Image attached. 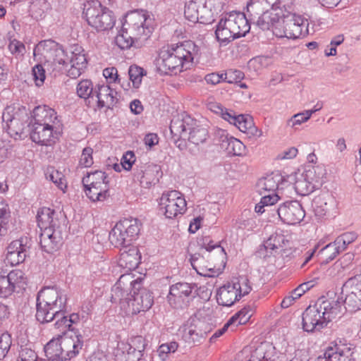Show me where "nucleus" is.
<instances>
[{
	"instance_id": "nucleus-1",
	"label": "nucleus",
	"mask_w": 361,
	"mask_h": 361,
	"mask_svg": "<svg viewBox=\"0 0 361 361\" xmlns=\"http://www.w3.org/2000/svg\"><path fill=\"white\" fill-rule=\"evenodd\" d=\"M198 51V47L192 41H185L175 47H163L157 59V64L166 73L170 71L176 74L190 68Z\"/></svg>"
},
{
	"instance_id": "nucleus-2",
	"label": "nucleus",
	"mask_w": 361,
	"mask_h": 361,
	"mask_svg": "<svg viewBox=\"0 0 361 361\" xmlns=\"http://www.w3.org/2000/svg\"><path fill=\"white\" fill-rule=\"evenodd\" d=\"M341 314L342 305L338 300L320 298L314 305L309 306L303 312V329L307 332L319 331Z\"/></svg>"
},
{
	"instance_id": "nucleus-3",
	"label": "nucleus",
	"mask_w": 361,
	"mask_h": 361,
	"mask_svg": "<svg viewBox=\"0 0 361 361\" xmlns=\"http://www.w3.org/2000/svg\"><path fill=\"white\" fill-rule=\"evenodd\" d=\"M58 216L49 207H43L37 212V224L42 231L39 243L48 253L57 250L63 242L62 226Z\"/></svg>"
},
{
	"instance_id": "nucleus-4",
	"label": "nucleus",
	"mask_w": 361,
	"mask_h": 361,
	"mask_svg": "<svg viewBox=\"0 0 361 361\" xmlns=\"http://www.w3.org/2000/svg\"><path fill=\"white\" fill-rule=\"evenodd\" d=\"M66 300V295L56 288H42L37 297V320L42 324L56 320L65 308Z\"/></svg>"
},
{
	"instance_id": "nucleus-5",
	"label": "nucleus",
	"mask_w": 361,
	"mask_h": 361,
	"mask_svg": "<svg viewBox=\"0 0 361 361\" xmlns=\"http://www.w3.org/2000/svg\"><path fill=\"white\" fill-rule=\"evenodd\" d=\"M152 19L146 11H133L128 13L123 24V30L145 45L153 31Z\"/></svg>"
},
{
	"instance_id": "nucleus-6",
	"label": "nucleus",
	"mask_w": 361,
	"mask_h": 361,
	"mask_svg": "<svg viewBox=\"0 0 361 361\" xmlns=\"http://www.w3.org/2000/svg\"><path fill=\"white\" fill-rule=\"evenodd\" d=\"M83 15L88 25L97 31L111 29L116 21L112 11L102 6L97 0L87 1L85 4Z\"/></svg>"
},
{
	"instance_id": "nucleus-7",
	"label": "nucleus",
	"mask_w": 361,
	"mask_h": 361,
	"mask_svg": "<svg viewBox=\"0 0 361 361\" xmlns=\"http://www.w3.org/2000/svg\"><path fill=\"white\" fill-rule=\"evenodd\" d=\"M308 21L300 16L288 13L282 16L281 23L274 30V35L277 37L297 39L303 37L310 33Z\"/></svg>"
},
{
	"instance_id": "nucleus-8",
	"label": "nucleus",
	"mask_w": 361,
	"mask_h": 361,
	"mask_svg": "<svg viewBox=\"0 0 361 361\" xmlns=\"http://www.w3.org/2000/svg\"><path fill=\"white\" fill-rule=\"evenodd\" d=\"M82 181L86 195L92 202L104 201L109 196V181L105 172L88 173Z\"/></svg>"
},
{
	"instance_id": "nucleus-9",
	"label": "nucleus",
	"mask_w": 361,
	"mask_h": 361,
	"mask_svg": "<svg viewBox=\"0 0 361 361\" xmlns=\"http://www.w3.org/2000/svg\"><path fill=\"white\" fill-rule=\"evenodd\" d=\"M140 231L136 219H124L117 222L109 233L110 243L116 247H127Z\"/></svg>"
},
{
	"instance_id": "nucleus-10",
	"label": "nucleus",
	"mask_w": 361,
	"mask_h": 361,
	"mask_svg": "<svg viewBox=\"0 0 361 361\" xmlns=\"http://www.w3.org/2000/svg\"><path fill=\"white\" fill-rule=\"evenodd\" d=\"M247 11L250 20L262 30H274L281 23L283 12L260 8L253 5L247 4Z\"/></svg>"
},
{
	"instance_id": "nucleus-11",
	"label": "nucleus",
	"mask_w": 361,
	"mask_h": 361,
	"mask_svg": "<svg viewBox=\"0 0 361 361\" xmlns=\"http://www.w3.org/2000/svg\"><path fill=\"white\" fill-rule=\"evenodd\" d=\"M141 281L134 280L130 282L133 287V293L127 303V314H137L141 312L149 310L153 303L154 299L148 290L141 287Z\"/></svg>"
},
{
	"instance_id": "nucleus-12",
	"label": "nucleus",
	"mask_w": 361,
	"mask_h": 361,
	"mask_svg": "<svg viewBox=\"0 0 361 361\" xmlns=\"http://www.w3.org/2000/svg\"><path fill=\"white\" fill-rule=\"evenodd\" d=\"M184 15L192 23L209 24L216 15L208 0H190L185 6Z\"/></svg>"
},
{
	"instance_id": "nucleus-13",
	"label": "nucleus",
	"mask_w": 361,
	"mask_h": 361,
	"mask_svg": "<svg viewBox=\"0 0 361 361\" xmlns=\"http://www.w3.org/2000/svg\"><path fill=\"white\" fill-rule=\"evenodd\" d=\"M216 111L221 117L235 126L241 132L250 137H259L262 135V131L258 129L254 124L252 117L249 115H237L233 111L224 108L217 107Z\"/></svg>"
},
{
	"instance_id": "nucleus-14",
	"label": "nucleus",
	"mask_w": 361,
	"mask_h": 361,
	"mask_svg": "<svg viewBox=\"0 0 361 361\" xmlns=\"http://www.w3.org/2000/svg\"><path fill=\"white\" fill-rule=\"evenodd\" d=\"M160 208L166 218L173 219L187 210L184 195L177 190L164 192L160 198Z\"/></svg>"
},
{
	"instance_id": "nucleus-15",
	"label": "nucleus",
	"mask_w": 361,
	"mask_h": 361,
	"mask_svg": "<svg viewBox=\"0 0 361 361\" xmlns=\"http://www.w3.org/2000/svg\"><path fill=\"white\" fill-rule=\"evenodd\" d=\"M345 310L355 312L361 308V274L348 279L343 285Z\"/></svg>"
},
{
	"instance_id": "nucleus-16",
	"label": "nucleus",
	"mask_w": 361,
	"mask_h": 361,
	"mask_svg": "<svg viewBox=\"0 0 361 361\" xmlns=\"http://www.w3.org/2000/svg\"><path fill=\"white\" fill-rule=\"evenodd\" d=\"M30 247V240L27 237H21L13 240L7 247L3 264L15 266L23 263L28 256Z\"/></svg>"
},
{
	"instance_id": "nucleus-17",
	"label": "nucleus",
	"mask_w": 361,
	"mask_h": 361,
	"mask_svg": "<svg viewBox=\"0 0 361 361\" xmlns=\"http://www.w3.org/2000/svg\"><path fill=\"white\" fill-rule=\"evenodd\" d=\"M314 214L319 218L331 216L336 213L337 201L333 193L329 190H322L313 201Z\"/></svg>"
},
{
	"instance_id": "nucleus-18",
	"label": "nucleus",
	"mask_w": 361,
	"mask_h": 361,
	"mask_svg": "<svg viewBox=\"0 0 361 361\" xmlns=\"http://www.w3.org/2000/svg\"><path fill=\"white\" fill-rule=\"evenodd\" d=\"M194 286L183 282L176 283L170 286L167 300L173 308H183L188 305Z\"/></svg>"
},
{
	"instance_id": "nucleus-19",
	"label": "nucleus",
	"mask_w": 361,
	"mask_h": 361,
	"mask_svg": "<svg viewBox=\"0 0 361 361\" xmlns=\"http://www.w3.org/2000/svg\"><path fill=\"white\" fill-rule=\"evenodd\" d=\"M161 176L160 166L153 164L136 166L133 173L134 180L145 188H149L155 185Z\"/></svg>"
},
{
	"instance_id": "nucleus-20",
	"label": "nucleus",
	"mask_w": 361,
	"mask_h": 361,
	"mask_svg": "<svg viewBox=\"0 0 361 361\" xmlns=\"http://www.w3.org/2000/svg\"><path fill=\"white\" fill-rule=\"evenodd\" d=\"M280 219L287 224H299L305 217V211L298 201H288L283 203L276 210Z\"/></svg>"
},
{
	"instance_id": "nucleus-21",
	"label": "nucleus",
	"mask_w": 361,
	"mask_h": 361,
	"mask_svg": "<svg viewBox=\"0 0 361 361\" xmlns=\"http://www.w3.org/2000/svg\"><path fill=\"white\" fill-rule=\"evenodd\" d=\"M58 130L59 128H52L47 124H32L30 137L33 142L39 145L51 146L59 139Z\"/></svg>"
},
{
	"instance_id": "nucleus-22",
	"label": "nucleus",
	"mask_w": 361,
	"mask_h": 361,
	"mask_svg": "<svg viewBox=\"0 0 361 361\" xmlns=\"http://www.w3.org/2000/svg\"><path fill=\"white\" fill-rule=\"evenodd\" d=\"M33 124L45 126L47 124L52 128L60 127V121L58 119L56 112L54 109L47 106H37L33 111Z\"/></svg>"
},
{
	"instance_id": "nucleus-23",
	"label": "nucleus",
	"mask_w": 361,
	"mask_h": 361,
	"mask_svg": "<svg viewBox=\"0 0 361 361\" xmlns=\"http://www.w3.org/2000/svg\"><path fill=\"white\" fill-rule=\"evenodd\" d=\"M236 38L243 37L250 29L245 15L240 12H231L224 16Z\"/></svg>"
},
{
	"instance_id": "nucleus-24",
	"label": "nucleus",
	"mask_w": 361,
	"mask_h": 361,
	"mask_svg": "<svg viewBox=\"0 0 361 361\" xmlns=\"http://www.w3.org/2000/svg\"><path fill=\"white\" fill-rule=\"evenodd\" d=\"M61 345L63 351V360H69L75 357L82 349L83 341L81 336H61Z\"/></svg>"
},
{
	"instance_id": "nucleus-25",
	"label": "nucleus",
	"mask_w": 361,
	"mask_h": 361,
	"mask_svg": "<svg viewBox=\"0 0 361 361\" xmlns=\"http://www.w3.org/2000/svg\"><path fill=\"white\" fill-rule=\"evenodd\" d=\"M68 61L71 63V68L68 71V75L72 78L79 77L86 68L87 63L84 50L79 47H75Z\"/></svg>"
},
{
	"instance_id": "nucleus-26",
	"label": "nucleus",
	"mask_w": 361,
	"mask_h": 361,
	"mask_svg": "<svg viewBox=\"0 0 361 361\" xmlns=\"http://www.w3.org/2000/svg\"><path fill=\"white\" fill-rule=\"evenodd\" d=\"M141 255L137 247H129L121 252L118 264L126 271L135 269L140 262Z\"/></svg>"
},
{
	"instance_id": "nucleus-27",
	"label": "nucleus",
	"mask_w": 361,
	"mask_h": 361,
	"mask_svg": "<svg viewBox=\"0 0 361 361\" xmlns=\"http://www.w3.org/2000/svg\"><path fill=\"white\" fill-rule=\"evenodd\" d=\"M10 108L6 109L2 114V120L6 125L8 134L14 139H18L24 133L25 123L19 118L12 115Z\"/></svg>"
},
{
	"instance_id": "nucleus-28",
	"label": "nucleus",
	"mask_w": 361,
	"mask_h": 361,
	"mask_svg": "<svg viewBox=\"0 0 361 361\" xmlns=\"http://www.w3.org/2000/svg\"><path fill=\"white\" fill-rule=\"evenodd\" d=\"M231 282L220 287L216 292V300L222 306H231L240 299L239 292Z\"/></svg>"
},
{
	"instance_id": "nucleus-29",
	"label": "nucleus",
	"mask_w": 361,
	"mask_h": 361,
	"mask_svg": "<svg viewBox=\"0 0 361 361\" xmlns=\"http://www.w3.org/2000/svg\"><path fill=\"white\" fill-rule=\"evenodd\" d=\"M95 94L100 108H111L118 102L117 92L107 85H99Z\"/></svg>"
},
{
	"instance_id": "nucleus-30",
	"label": "nucleus",
	"mask_w": 361,
	"mask_h": 361,
	"mask_svg": "<svg viewBox=\"0 0 361 361\" xmlns=\"http://www.w3.org/2000/svg\"><path fill=\"white\" fill-rule=\"evenodd\" d=\"M145 350L143 340L141 336L130 339L128 343L123 344V353L125 354V361H138L142 356Z\"/></svg>"
},
{
	"instance_id": "nucleus-31",
	"label": "nucleus",
	"mask_w": 361,
	"mask_h": 361,
	"mask_svg": "<svg viewBox=\"0 0 361 361\" xmlns=\"http://www.w3.org/2000/svg\"><path fill=\"white\" fill-rule=\"evenodd\" d=\"M295 0H250L248 4L278 12H289Z\"/></svg>"
},
{
	"instance_id": "nucleus-32",
	"label": "nucleus",
	"mask_w": 361,
	"mask_h": 361,
	"mask_svg": "<svg viewBox=\"0 0 361 361\" xmlns=\"http://www.w3.org/2000/svg\"><path fill=\"white\" fill-rule=\"evenodd\" d=\"M59 44L56 42L48 39L39 42L34 49V56L38 57V60L47 62L52 58L54 51L58 49Z\"/></svg>"
},
{
	"instance_id": "nucleus-33",
	"label": "nucleus",
	"mask_w": 361,
	"mask_h": 361,
	"mask_svg": "<svg viewBox=\"0 0 361 361\" xmlns=\"http://www.w3.org/2000/svg\"><path fill=\"white\" fill-rule=\"evenodd\" d=\"M125 276H121L117 283L111 289V301L113 302H119L121 307L127 313V303H128L130 298V293H128V290H126L122 285L123 284V279Z\"/></svg>"
},
{
	"instance_id": "nucleus-34",
	"label": "nucleus",
	"mask_w": 361,
	"mask_h": 361,
	"mask_svg": "<svg viewBox=\"0 0 361 361\" xmlns=\"http://www.w3.org/2000/svg\"><path fill=\"white\" fill-rule=\"evenodd\" d=\"M247 361H278L274 348L268 343H262L252 352Z\"/></svg>"
},
{
	"instance_id": "nucleus-35",
	"label": "nucleus",
	"mask_w": 361,
	"mask_h": 361,
	"mask_svg": "<svg viewBox=\"0 0 361 361\" xmlns=\"http://www.w3.org/2000/svg\"><path fill=\"white\" fill-rule=\"evenodd\" d=\"M195 320L192 319L185 326L183 337L187 342L197 344L205 338L207 333L195 324Z\"/></svg>"
},
{
	"instance_id": "nucleus-36",
	"label": "nucleus",
	"mask_w": 361,
	"mask_h": 361,
	"mask_svg": "<svg viewBox=\"0 0 361 361\" xmlns=\"http://www.w3.org/2000/svg\"><path fill=\"white\" fill-rule=\"evenodd\" d=\"M303 173L307 180H310L312 185L313 184L317 188L324 181L326 169L322 165L308 166Z\"/></svg>"
},
{
	"instance_id": "nucleus-37",
	"label": "nucleus",
	"mask_w": 361,
	"mask_h": 361,
	"mask_svg": "<svg viewBox=\"0 0 361 361\" xmlns=\"http://www.w3.org/2000/svg\"><path fill=\"white\" fill-rule=\"evenodd\" d=\"M291 178L294 180V188L296 192L301 196L307 195L316 189L310 180L305 177L304 173H295Z\"/></svg>"
},
{
	"instance_id": "nucleus-38",
	"label": "nucleus",
	"mask_w": 361,
	"mask_h": 361,
	"mask_svg": "<svg viewBox=\"0 0 361 361\" xmlns=\"http://www.w3.org/2000/svg\"><path fill=\"white\" fill-rule=\"evenodd\" d=\"M215 35L217 40L220 42H229L236 39L225 16L220 20L216 25Z\"/></svg>"
},
{
	"instance_id": "nucleus-39",
	"label": "nucleus",
	"mask_w": 361,
	"mask_h": 361,
	"mask_svg": "<svg viewBox=\"0 0 361 361\" xmlns=\"http://www.w3.org/2000/svg\"><path fill=\"white\" fill-rule=\"evenodd\" d=\"M80 317L78 314L73 313L68 317L65 315V312L63 310L61 316L58 317L55 320L54 326L61 334H64L68 330L71 329V326L73 324L78 323Z\"/></svg>"
},
{
	"instance_id": "nucleus-40",
	"label": "nucleus",
	"mask_w": 361,
	"mask_h": 361,
	"mask_svg": "<svg viewBox=\"0 0 361 361\" xmlns=\"http://www.w3.org/2000/svg\"><path fill=\"white\" fill-rule=\"evenodd\" d=\"M352 353L348 348H341L337 345L329 347L324 352V356L333 361H351Z\"/></svg>"
},
{
	"instance_id": "nucleus-41",
	"label": "nucleus",
	"mask_w": 361,
	"mask_h": 361,
	"mask_svg": "<svg viewBox=\"0 0 361 361\" xmlns=\"http://www.w3.org/2000/svg\"><path fill=\"white\" fill-rule=\"evenodd\" d=\"M44 352L49 360L53 361L63 360V351L61 345V336L56 338L51 339L45 346Z\"/></svg>"
},
{
	"instance_id": "nucleus-42",
	"label": "nucleus",
	"mask_w": 361,
	"mask_h": 361,
	"mask_svg": "<svg viewBox=\"0 0 361 361\" xmlns=\"http://www.w3.org/2000/svg\"><path fill=\"white\" fill-rule=\"evenodd\" d=\"M221 147L225 148L228 154L234 156H242L245 151L244 144L238 139L233 137H228L225 136L224 139L222 140Z\"/></svg>"
},
{
	"instance_id": "nucleus-43",
	"label": "nucleus",
	"mask_w": 361,
	"mask_h": 361,
	"mask_svg": "<svg viewBox=\"0 0 361 361\" xmlns=\"http://www.w3.org/2000/svg\"><path fill=\"white\" fill-rule=\"evenodd\" d=\"M52 58L47 63L53 68L54 71H62L68 62V56L61 46L54 51Z\"/></svg>"
},
{
	"instance_id": "nucleus-44",
	"label": "nucleus",
	"mask_w": 361,
	"mask_h": 361,
	"mask_svg": "<svg viewBox=\"0 0 361 361\" xmlns=\"http://www.w3.org/2000/svg\"><path fill=\"white\" fill-rule=\"evenodd\" d=\"M47 178L51 180L60 190L65 192L67 188V182L64 174L54 167H48L46 171Z\"/></svg>"
},
{
	"instance_id": "nucleus-45",
	"label": "nucleus",
	"mask_w": 361,
	"mask_h": 361,
	"mask_svg": "<svg viewBox=\"0 0 361 361\" xmlns=\"http://www.w3.org/2000/svg\"><path fill=\"white\" fill-rule=\"evenodd\" d=\"M286 241L287 240L283 235L274 234L264 241V247L270 254L276 253L279 250L283 248Z\"/></svg>"
},
{
	"instance_id": "nucleus-46",
	"label": "nucleus",
	"mask_w": 361,
	"mask_h": 361,
	"mask_svg": "<svg viewBox=\"0 0 361 361\" xmlns=\"http://www.w3.org/2000/svg\"><path fill=\"white\" fill-rule=\"evenodd\" d=\"M11 212L5 200L0 199V238L7 233Z\"/></svg>"
},
{
	"instance_id": "nucleus-47",
	"label": "nucleus",
	"mask_w": 361,
	"mask_h": 361,
	"mask_svg": "<svg viewBox=\"0 0 361 361\" xmlns=\"http://www.w3.org/2000/svg\"><path fill=\"white\" fill-rule=\"evenodd\" d=\"M208 137V130L206 128L197 126L193 127L189 133L188 141L190 144L199 145L204 143Z\"/></svg>"
},
{
	"instance_id": "nucleus-48",
	"label": "nucleus",
	"mask_w": 361,
	"mask_h": 361,
	"mask_svg": "<svg viewBox=\"0 0 361 361\" xmlns=\"http://www.w3.org/2000/svg\"><path fill=\"white\" fill-rule=\"evenodd\" d=\"M123 32L121 34H119L116 37V44L118 47H120L121 49H128L133 45H134L135 47H141L143 45H139L138 42L130 34L127 33L126 30H123Z\"/></svg>"
},
{
	"instance_id": "nucleus-49",
	"label": "nucleus",
	"mask_w": 361,
	"mask_h": 361,
	"mask_svg": "<svg viewBox=\"0 0 361 361\" xmlns=\"http://www.w3.org/2000/svg\"><path fill=\"white\" fill-rule=\"evenodd\" d=\"M232 284L235 286L237 292H239L240 298L242 296L247 295L251 290L252 287L250 282L247 276H241L231 281Z\"/></svg>"
},
{
	"instance_id": "nucleus-50",
	"label": "nucleus",
	"mask_w": 361,
	"mask_h": 361,
	"mask_svg": "<svg viewBox=\"0 0 361 361\" xmlns=\"http://www.w3.org/2000/svg\"><path fill=\"white\" fill-rule=\"evenodd\" d=\"M267 64V58L263 56L255 57L248 61L247 68L253 75H258Z\"/></svg>"
},
{
	"instance_id": "nucleus-51",
	"label": "nucleus",
	"mask_w": 361,
	"mask_h": 361,
	"mask_svg": "<svg viewBox=\"0 0 361 361\" xmlns=\"http://www.w3.org/2000/svg\"><path fill=\"white\" fill-rule=\"evenodd\" d=\"M252 316L251 310L249 307H244L235 314L228 322L235 326L247 323Z\"/></svg>"
},
{
	"instance_id": "nucleus-52",
	"label": "nucleus",
	"mask_w": 361,
	"mask_h": 361,
	"mask_svg": "<svg viewBox=\"0 0 361 361\" xmlns=\"http://www.w3.org/2000/svg\"><path fill=\"white\" fill-rule=\"evenodd\" d=\"M279 177L268 176L265 178L259 180L257 183L259 190H264L269 192H274L278 189Z\"/></svg>"
},
{
	"instance_id": "nucleus-53",
	"label": "nucleus",
	"mask_w": 361,
	"mask_h": 361,
	"mask_svg": "<svg viewBox=\"0 0 361 361\" xmlns=\"http://www.w3.org/2000/svg\"><path fill=\"white\" fill-rule=\"evenodd\" d=\"M340 252L341 251L338 247L335 241L329 243L320 251V254L323 256L326 263L335 259Z\"/></svg>"
},
{
	"instance_id": "nucleus-54",
	"label": "nucleus",
	"mask_w": 361,
	"mask_h": 361,
	"mask_svg": "<svg viewBox=\"0 0 361 361\" xmlns=\"http://www.w3.org/2000/svg\"><path fill=\"white\" fill-rule=\"evenodd\" d=\"M357 235L353 232L345 233L336 238L334 240L341 252L344 251L348 245L354 242Z\"/></svg>"
},
{
	"instance_id": "nucleus-55",
	"label": "nucleus",
	"mask_w": 361,
	"mask_h": 361,
	"mask_svg": "<svg viewBox=\"0 0 361 361\" xmlns=\"http://www.w3.org/2000/svg\"><path fill=\"white\" fill-rule=\"evenodd\" d=\"M190 260L191 266L200 275H206L207 271L210 270V269H207V267L204 266V259L200 254L192 255Z\"/></svg>"
},
{
	"instance_id": "nucleus-56",
	"label": "nucleus",
	"mask_w": 361,
	"mask_h": 361,
	"mask_svg": "<svg viewBox=\"0 0 361 361\" xmlns=\"http://www.w3.org/2000/svg\"><path fill=\"white\" fill-rule=\"evenodd\" d=\"M171 133L177 137H182L186 132L185 122L179 117L173 118L170 124Z\"/></svg>"
},
{
	"instance_id": "nucleus-57",
	"label": "nucleus",
	"mask_w": 361,
	"mask_h": 361,
	"mask_svg": "<svg viewBox=\"0 0 361 361\" xmlns=\"http://www.w3.org/2000/svg\"><path fill=\"white\" fill-rule=\"evenodd\" d=\"M77 94L81 98L93 97V86L89 80L80 81L77 86Z\"/></svg>"
},
{
	"instance_id": "nucleus-58",
	"label": "nucleus",
	"mask_w": 361,
	"mask_h": 361,
	"mask_svg": "<svg viewBox=\"0 0 361 361\" xmlns=\"http://www.w3.org/2000/svg\"><path fill=\"white\" fill-rule=\"evenodd\" d=\"M15 287L7 276L0 275V297L7 298L14 291Z\"/></svg>"
},
{
	"instance_id": "nucleus-59",
	"label": "nucleus",
	"mask_w": 361,
	"mask_h": 361,
	"mask_svg": "<svg viewBox=\"0 0 361 361\" xmlns=\"http://www.w3.org/2000/svg\"><path fill=\"white\" fill-rule=\"evenodd\" d=\"M7 276L14 287L16 286L22 287L26 284V277L25 276L24 272L20 269L11 271Z\"/></svg>"
},
{
	"instance_id": "nucleus-60",
	"label": "nucleus",
	"mask_w": 361,
	"mask_h": 361,
	"mask_svg": "<svg viewBox=\"0 0 361 361\" xmlns=\"http://www.w3.org/2000/svg\"><path fill=\"white\" fill-rule=\"evenodd\" d=\"M130 80L132 81L134 87L137 88L142 81L143 69L137 66H131L128 71Z\"/></svg>"
},
{
	"instance_id": "nucleus-61",
	"label": "nucleus",
	"mask_w": 361,
	"mask_h": 361,
	"mask_svg": "<svg viewBox=\"0 0 361 361\" xmlns=\"http://www.w3.org/2000/svg\"><path fill=\"white\" fill-rule=\"evenodd\" d=\"M11 345V338L8 334L0 335V360L4 358Z\"/></svg>"
},
{
	"instance_id": "nucleus-62",
	"label": "nucleus",
	"mask_w": 361,
	"mask_h": 361,
	"mask_svg": "<svg viewBox=\"0 0 361 361\" xmlns=\"http://www.w3.org/2000/svg\"><path fill=\"white\" fill-rule=\"evenodd\" d=\"M8 48L10 52L16 57L22 56L25 52V47L24 44L17 39L11 40Z\"/></svg>"
},
{
	"instance_id": "nucleus-63",
	"label": "nucleus",
	"mask_w": 361,
	"mask_h": 361,
	"mask_svg": "<svg viewBox=\"0 0 361 361\" xmlns=\"http://www.w3.org/2000/svg\"><path fill=\"white\" fill-rule=\"evenodd\" d=\"M92 153L93 149L91 147H85L80 159V165L84 167L91 166L93 164Z\"/></svg>"
},
{
	"instance_id": "nucleus-64",
	"label": "nucleus",
	"mask_w": 361,
	"mask_h": 361,
	"mask_svg": "<svg viewBox=\"0 0 361 361\" xmlns=\"http://www.w3.org/2000/svg\"><path fill=\"white\" fill-rule=\"evenodd\" d=\"M18 358V361H35L39 357L33 350L25 347L21 348Z\"/></svg>"
}]
</instances>
